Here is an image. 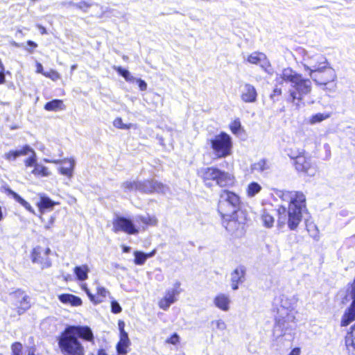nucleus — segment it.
<instances>
[{
	"mask_svg": "<svg viewBox=\"0 0 355 355\" xmlns=\"http://www.w3.org/2000/svg\"><path fill=\"white\" fill-rule=\"evenodd\" d=\"M263 225L266 227H271L274 223V218L268 213H263L261 216Z\"/></svg>",
	"mask_w": 355,
	"mask_h": 355,
	"instance_id": "nucleus-40",
	"label": "nucleus"
},
{
	"mask_svg": "<svg viewBox=\"0 0 355 355\" xmlns=\"http://www.w3.org/2000/svg\"><path fill=\"white\" fill-rule=\"evenodd\" d=\"M214 304L223 311H228L230 308L231 300L229 295L219 293L215 296L213 300Z\"/></svg>",
	"mask_w": 355,
	"mask_h": 355,
	"instance_id": "nucleus-23",
	"label": "nucleus"
},
{
	"mask_svg": "<svg viewBox=\"0 0 355 355\" xmlns=\"http://www.w3.org/2000/svg\"><path fill=\"white\" fill-rule=\"evenodd\" d=\"M31 173L36 177H49L51 174L46 166L39 163L35 165Z\"/></svg>",
	"mask_w": 355,
	"mask_h": 355,
	"instance_id": "nucleus-31",
	"label": "nucleus"
},
{
	"mask_svg": "<svg viewBox=\"0 0 355 355\" xmlns=\"http://www.w3.org/2000/svg\"><path fill=\"white\" fill-rule=\"evenodd\" d=\"M300 349L298 347L294 348L288 355H300Z\"/></svg>",
	"mask_w": 355,
	"mask_h": 355,
	"instance_id": "nucleus-55",
	"label": "nucleus"
},
{
	"mask_svg": "<svg viewBox=\"0 0 355 355\" xmlns=\"http://www.w3.org/2000/svg\"><path fill=\"white\" fill-rule=\"evenodd\" d=\"M293 300L282 295L280 297V308L277 310L276 316L277 325L282 329H287L292 327L290 322L295 321V312L293 310Z\"/></svg>",
	"mask_w": 355,
	"mask_h": 355,
	"instance_id": "nucleus-9",
	"label": "nucleus"
},
{
	"mask_svg": "<svg viewBox=\"0 0 355 355\" xmlns=\"http://www.w3.org/2000/svg\"><path fill=\"white\" fill-rule=\"evenodd\" d=\"M240 197L235 193L228 190H223L219 196L218 212L220 217L230 216V214H238L242 211Z\"/></svg>",
	"mask_w": 355,
	"mask_h": 355,
	"instance_id": "nucleus-6",
	"label": "nucleus"
},
{
	"mask_svg": "<svg viewBox=\"0 0 355 355\" xmlns=\"http://www.w3.org/2000/svg\"><path fill=\"white\" fill-rule=\"evenodd\" d=\"M12 355H20L22 349V345L20 343H15L11 347Z\"/></svg>",
	"mask_w": 355,
	"mask_h": 355,
	"instance_id": "nucleus-44",
	"label": "nucleus"
},
{
	"mask_svg": "<svg viewBox=\"0 0 355 355\" xmlns=\"http://www.w3.org/2000/svg\"><path fill=\"white\" fill-rule=\"evenodd\" d=\"M345 345L349 351L355 350V324L345 338Z\"/></svg>",
	"mask_w": 355,
	"mask_h": 355,
	"instance_id": "nucleus-34",
	"label": "nucleus"
},
{
	"mask_svg": "<svg viewBox=\"0 0 355 355\" xmlns=\"http://www.w3.org/2000/svg\"><path fill=\"white\" fill-rule=\"evenodd\" d=\"M111 311L113 313H119L121 312L122 309L116 301L112 300L111 302Z\"/></svg>",
	"mask_w": 355,
	"mask_h": 355,
	"instance_id": "nucleus-46",
	"label": "nucleus"
},
{
	"mask_svg": "<svg viewBox=\"0 0 355 355\" xmlns=\"http://www.w3.org/2000/svg\"><path fill=\"white\" fill-rule=\"evenodd\" d=\"M180 342V336L178 334L174 333L170 338L166 339V343L173 345H177Z\"/></svg>",
	"mask_w": 355,
	"mask_h": 355,
	"instance_id": "nucleus-47",
	"label": "nucleus"
},
{
	"mask_svg": "<svg viewBox=\"0 0 355 355\" xmlns=\"http://www.w3.org/2000/svg\"><path fill=\"white\" fill-rule=\"evenodd\" d=\"M134 256L135 263L138 266L144 265L146 261L147 260V256L146 255V253L141 251H135Z\"/></svg>",
	"mask_w": 355,
	"mask_h": 355,
	"instance_id": "nucleus-37",
	"label": "nucleus"
},
{
	"mask_svg": "<svg viewBox=\"0 0 355 355\" xmlns=\"http://www.w3.org/2000/svg\"><path fill=\"white\" fill-rule=\"evenodd\" d=\"M79 338L92 341L94 335L91 329L83 326H69L58 338V346L63 355H84V347Z\"/></svg>",
	"mask_w": 355,
	"mask_h": 355,
	"instance_id": "nucleus-2",
	"label": "nucleus"
},
{
	"mask_svg": "<svg viewBox=\"0 0 355 355\" xmlns=\"http://www.w3.org/2000/svg\"><path fill=\"white\" fill-rule=\"evenodd\" d=\"M91 6L92 3L86 2L85 1H82L76 3V7L83 10L84 12H87V9Z\"/></svg>",
	"mask_w": 355,
	"mask_h": 355,
	"instance_id": "nucleus-45",
	"label": "nucleus"
},
{
	"mask_svg": "<svg viewBox=\"0 0 355 355\" xmlns=\"http://www.w3.org/2000/svg\"><path fill=\"white\" fill-rule=\"evenodd\" d=\"M37 164V156L35 150H33L31 152L30 156L24 161V164L26 167H35Z\"/></svg>",
	"mask_w": 355,
	"mask_h": 355,
	"instance_id": "nucleus-39",
	"label": "nucleus"
},
{
	"mask_svg": "<svg viewBox=\"0 0 355 355\" xmlns=\"http://www.w3.org/2000/svg\"><path fill=\"white\" fill-rule=\"evenodd\" d=\"M197 173L206 185H211V181H214L220 187H230L234 183L232 174L216 167H202L198 170Z\"/></svg>",
	"mask_w": 355,
	"mask_h": 355,
	"instance_id": "nucleus-5",
	"label": "nucleus"
},
{
	"mask_svg": "<svg viewBox=\"0 0 355 355\" xmlns=\"http://www.w3.org/2000/svg\"><path fill=\"white\" fill-rule=\"evenodd\" d=\"M230 130L232 132V133H234L235 135L238 134L239 132L241 130V125L240 121L239 119L234 120L230 125Z\"/></svg>",
	"mask_w": 355,
	"mask_h": 355,
	"instance_id": "nucleus-43",
	"label": "nucleus"
},
{
	"mask_svg": "<svg viewBox=\"0 0 355 355\" xmlns=\"http://www.w3.org/2000/svg\"><path fill=\"white\" fill-rule=\"evenodd\" d=\"M270 168V163L266 159H261L252 166V170L259 173H265Z\"/></svg>",
	"mask_w": 355,
	"mask_h": 355,
	"instance_id": "nucleus-29",
	"label": "nucleus"
},
{
	"mask_svg": "<svg viewBox=\"0 0 355 355\" xmlns=\"http://www.w3.org/2000/svg\"><path fill=\"white\" fill-rule=\"evenodd\" d=\"M12 45L14 46H16V47H20L23 44H19L16 42H12Z\"/></svg>",
	"mask_w": 355,
	"mask_h": 355,
	"instance_id": "nucleus-64",
	"label": "nucleus"
},
{
	"mask_svg": "<svg viewBox=\"0 0 355 355\" xmlns=\"http://www.w3.org/2000/svg\"><path fill=\"white\" fill-rule=\"evenodd\" d=\"M212 153L217 159L227 157L232 155L233 143L232 137L225 132H221L209 139Z\"/></svg>",
	"mask_w": 355,
	"mask_h": 355,
	"instance_id": "nucleus-7",
	"label": "nucleus"
},
{
	"mask_svg": "<svg viewBox=\"0 0 355 355\" xmlns=\"http://www.w3.org/2000/svg\"><path fill=\"white\" fill-rule=\"evenodd\" d=\"M135 81L138 83V86L141 91H146L147 89V83L140 78H136Z\"/></svg>",
	"mask_w": 355,
	"mask_h": 355,
	"instance_id": "nucleus-50",
	"label": "nucleus"
},
{
	"mask_svg": "<svg viewBox=\"0 0 355 355\" xmlns=\"http://www.w3.org/2000/svg\"><path fill=\"white\" fill-rule=\"evenodd\" d=\"M27 44L33 48H36L37 46V44L35 42L31 40H28L27 42Z\"/></svg>",
	"mask_w": 355,
	"mask_h": 355,
	"instance_id": "nucleus-58",
	"label": "nucleus"
},
{
	"mask_svg": "<svg viewBox=\"0 0 355 355\" xmlns=\"http://www.w3.org/2000/svg\"><path fill=\"white\" fill-rule=\"evenodd\" d=\"M123 252H129L130 251V248L128 246H123Z\"/></svg>",
	"mask_w": 355,
	"mask_h": 355,
	"instance_id": "nucleus-61",
	"label": "nucleus"
},
{
	"mask_svg": "<svg viewBox=\"0 0 355 355\" xmlns=\"http://www.w3.org/2000/svg\"><path fill=\"white\" fill-rule=\"evenodd\" d=\"M294 165L297 171L305 173L309 175H314L315 173L310 158L306 157L304 154H301L294 160Z\"/></svg>",
	"mask_w": 355,
	"mask_h": 355,
	"instance_id": "nucleus-17",
	"label": "nucleus"
},
{
	"mask_svg": "<svg viewBox=\"0 0 355 355\" xmlns=\"http://www.w3.org/2000/svg\"><path fill=\"white\" fill-rule=\"evenodd\" d=\"M59 300L64 304H69L72 306H78L82 304V300L74 295L64 293L58 295Z\"/></svg>",
	"mask_w": 355,
	"mask_h": 355,
	"instance_id": "nucleus-25",
	"label": "nucleus"
},
{
	"mask_svg": "<svg viewBox=\"0 0 355 355\" xmlns=\"http://www.w3.org/2000/svg\"><path fill=\"white\" fill-rule=\"evenodd\" d=\"M122 187L125 191H139L146 193L153 192L165 193L168 189L166 185L155 180L127 181L123 183Z\"/></svg>",
	"mask_w": 355,
	"mask_h": 355,
	"instance_id": "nucleus-10",
	"label": "nucleus"
},
{
	"mask_svg": "<svg viewBox=\"0 0 355 355\" xmlns=\"http://www.w3.org/2000/svg\"><path fill=\"white\" fill-rule=\"evenodd\" d=\"M6 193L8 196L12 198L16 202L24 207L27 211L32 214H35V210L33 209L32 206L24 198H22L18 193L10 188L6 189Z\"/></svg>",
	"mask_w": 355,
	"mask_h": 355,
	"instance_id": "nucleus-26",
	"label": "nucleus"
},
{
	"mask_svg": "<svg viewBox=\"0 0 355 355\" xmlns=\"http://www.w3.org/2000/svg\"><path fill=\"white\" fill-rule=\"evenodd\" d=\"M33 149L28 145L24 146L21 148L10 150L4 155V158L8 161H14L19 156L28 155Z\"/></svg>",
	"mask_w": 355,
	"mask_h": 355,
	"instance_id": "nucleus-24",
	"label": "nucleus"
},
{
	"mask_svg": "<svg viewBox=\"0 0 355 355\" xmlns=\"http://www.w3.org/2000/svg\"><path fill=\"white\" fill-rule=\"evenodd\" d=\"M222 225L229 232L234 234L243 229L246 221L245 214L242 211L238 214H230V216L221 217Z\"/></svg>",
	"mask_w": 355,
	"mask_h": 355,
	"instance_id": "nucleus-12",
	"label": "nucleus"
},
{
	"mask_svg": "<svg viewBox=\"0 0 355 355\" xmlns=\"http://www.w3.org/2000/svg\"><path fill=\"white\" fill-rule=\"evenodd\" d=\"M287 155L292 159L295 160L301 154H304L305 151L303 148H296L295 146H289L286 149Z\"/></svg>",
	"mask_w": 355,
	"mask_h": 355,
	"instance_id": "nucleus-36",
	"label": "nucleus"
},
{
	"mask_svg": "<svg viewBox=\"0 0 355 355\" xmlns=\"http://www.w3.org/2000/svg\"><path fill=\"white\" fill-rule=\"evenodd\" d=\"M112 230L115 232H122L128 234H137L140 227H137L134 221L124 216H117L112 222Z\"/></svg>",
	"mask_w": 355,
	"mask_h": 355,
	"instance_id": "nucleus-13",
	"label": "nucleus"
},
{
	"mask_svg": "<svg viewBox=\"0 0 355 355\" xmlns=\"http://www.w3.org/2000/svg\"><path fill=\"white\" fill-rule=\"evenodd\" d=\"M244 59L250 64L259 65L266 72L270 73V63L263 53L255 51Z\"/></svg>",
	"mask_w": 355,
	"mask_h": 355,
	"instance_id": "nucleus-16",
	"label": "nucleus"
},
{
	"mask_svg": "<svg viewBox=\"0 0 355 355\" xmlns=\"http://www.w3.org/2000/svg\"><path fill=\"white\" fill-rule=\"evenodd\" d=\"M211 324L214 330L224 331L227 328L226 323L221 319L211 321Z\"/></svg>",
	"mask_w": 355,
	"mask_h": 355,
	"instance_id": "nucleus-38",
	"label": "nucleus"
},
{
	"mask_svg": "<svg viewBox=\"0 0 355 355\" xmlns=\"http://www.w3.org/2000/svg\"><path fill=\"white\" fill-rule=\"evenodd\" d=\"M135 221L137 223H142L144 225H147V216H137L135 218Z\"/></svg>",
	"mask_w": 355,
	"mask_h": 355,
	"instance_id": "nucleus-51",
	"label": "nucleus"
},
{
	"mask_svg": "<svg viewBox=\"0 0 355 355\" xmlns=\"http://www.w3.org/2000/svg\"><path fill=\"white\" fill-rule=\"evenodd\" d=\"M241 99L246 103H253L257 100L256 88L250 83H245L241 87Z\"/></svg>",
	"mask_w": 355,
	"mask_h": 355,
	"instance_id": "nucleus-18",
	"label": "nucleus"
},
{
	"mask_svg": "<svg viewBox=\"0 0 355 355\" xmlns=\"http://www.w3.org/2000/svg\"><path fill=\"white\" fill-rule=\"evenodd\" d=\"M155 254H156V250H153V251H151L149 253H146V255L147 256L146 257L147 259H148V258L154 257Z\"/></svg>",
	"mask_w": 355,
	"mask_h": 355,
	"instance_id": "nucleus-57",
	"label": "nucleus"
},
{
	"mask_svg": "<svg viewBox=\"0 0 355 355\" xmlns=\"http://www.w3.org/2000/svg\"><path fill=\"white\" fill-rule=\"evenodd\" d=\"M282 197L284 200H289L288 211L284 206H280L278 209L279 225L285 224L287 218V224L291 230H295L302 220V212L306 207V197L301 191H284Z\"/></svg>",
	"mask_w": 355,
	"mask_h": 355,
	"instance_id": "nucleus-3",
	"label": "nucleus"
},
{
	"mask_svg": "<svg viewBox=\"0 0 355 355\" xmlns=\"http://www.w3.org/2000/svg\"><path fill=\"white\" fill-rule=\"evenodd\" d=\"M307 230L310 232L311 236L313 237L315 239H318V230L316 228V226L314 225H307Z\"/></svg>",
	"mask_w": 355,
	"mask_h": 355,
	"instance_id": "nucleus-48",
	"label": "nucleus"
},
{
	"mask_svg": "<svg viewBox=\"0 0 355 355\" xmlns=\"http://www.w3.org/2000/svg\"><path fill=\"white\" fill-rule=\"evenodd\" d=\"M11 296L18 300V301L16 302V306H17V312L19 315L24 313L30 308L31 304L28 297L25 294L24 291L20 290L16 291L15 292L11 293Z\"/></svg>",
	"mask_w": 355,
	"mask_h": 355,
	"instance_id": "nucleus-20",
	"label": "nucleus"
},
{
	"mask_svg": "<svg viewBox=\"0 0 355 355\" xmlns=\"http://www.w3.org/2000/svg\"><path fill=\"white\" fill-rule=\"evenodd\" d=\"M43 70V67L40 63H37V73H42Z\"/></svg>",
	"mask_w": 355,
	"mask_h": 355,
	"instance_id": "nucleus-59",
	"label": "nucleus"
},
{
	"mask_svg": "<svg viewBox=\"0 0 355 355\" xmlns=\"http://www.w3.org/2000/svg\"><path fill=\"white\" fill-rule=\"evenodd\" d=\"M124 326H125V324L123 321L119 322V329L120 331V334H123V333H126L124 330Z\"/></svg>",
	"mask_w": 355,
	"mask_h": 355,
	"instance_id": "nucleus-54",
	"label": "nucleus"
},
{
	"mask_svg": "<svg viewBox=\"0 0 355 355\" xmlns=\"http://www.w3.org/2000/svg\"><path fill=\"white\" fill-rule=\"evenodd\" d=\"M147 225L155 226L157 224V219L155 216L147 215Z\"/></svg>",
	"mask_w": 355,
	"mask_h": 355,
	"instance_id": "nucleus-49",
	"label": "nucleus"
},
{
	"mask_svg": "<svg viewBox=\"0 0 355 355\" xmlns=\"http://www.w3.org/2000/svg\"><path fill=\"white\" fill-rule=\"evenodd\" d=\"M39 28L40 29L41 34L44 35L46 33V31L44 27L40 26Z\"/></svg>",
	"mask_w": 355,
	"mask_h": 355,
	"instance_id": "nucleus-60",
	"label": "nucleus"
},
{
	"mask_svg": "<svg viewBox=\"0 0 355 355\" xmlns=\"http://www.w3.org/2000/svg\"><path fill=\"white\" fill-rule=\"evenodd\" d=\"M83 289L89 300L94 304H99L103 302L106 296L110 293L105 287L98 284H96V294H93L89 289L85 286L83 287Z\"/></svg>",
	"mask_w": 355,
	"mask_h": 355,
	"instance_id": "nucleus-19",
	"label": "nucleus"
},
{
	"mask_svg": "<svg viewBox=\"0 0 355 355\" xmlns=\"http://www.w3.org/2000/svg\"><path fill=\"white\" fill-rule=\"evenodd\" d=\"M113 125L115 128L122 129V130H128L130 129L132 126L131 123L129 124H125L123 123L122 119L120 117H118L114 119L113 121Z\"/></svg>",
	"mask_w": 355,
	"mask_h": 355,
	"instance_id": "nucleus-42",
	"label": "nucleus"
},
{
	"mask_svg": "<svg viewBox=\"0 0 355 355\" xmlns=\"http://www.w3.org/2000/svg\"><path fill=\"white\" fill-rule=\"evenodd\" d=\"M54 221H55V218L51 216L49 220L46 223V224H45L44 228L46 230H49L51 227V226L53 225Z\"/></svg>",
	"mask_w": 355,
	"mask_h": 355,
	"instance_id": "nucleus-52",
	"label": "nucleus"
},
{
	"mask_svg": "<svg viewBox=\"0 0 355 355\" xmlns=\"http://www.w3.org/2000/svg\"><path fill=\"white\" fill-rule=\"evenodd\" d=\"M262 189V187L256 182H252L248 184L246 188V194L249 198L254 197Z\"/></svg>",
	"mask_w": 355,
	"mask_h": 355,
	"instance_id": "nucleus-33",
	"label": "nucleus"
},
{
	"mask_svg": "<svg viewBox=\"0 0 355 355\" xmlns=\"http://www.w3.org/2000/svg\"><path fill=\"white\" fill-rule=\"evenodd\" d=\"M51 78L53 80H55V79L58 78V73H56V72H55V71H53V76H51Z\"/></svg>",
	"mask_w": 355,
	"mask_h": 355,
	"instance_id": "nucleus-63",
	"label": "nucleus"
},
{
	"mask_svg": "<svg viewBox=\"0 0 355 355\" xmlns=\"http://www.w3.org/2000/svg\"><path fill=\"white\" fill-rule=\"evenodd\" d=\"M330 116L329 114H324V113H318L313 116H312L311 119H310V122L312 124L321 122L327 119H328Z\"/></svg>",
	"mask_w": 355,
	"mask_h": 355,
	"instance_id": "nucleus-41",
	"label": "nucleus"
},
{
	"mask_svg": "<svg viewBox=\"0 0 355 355\" xmlns=\"http://www.w3.org/2000/svg\"><path fill=\"white\" fill-rule=\"evenodd\" d=\"M51 250L40 246L35 247L32 252V261L39 264L42 269L51 267V261L49 257Z\"/></svg>",
	"mask_w": 355,
	"mask_h": 355,
	"instance_id": "nucleus-14",
	"label": "nucleus"
},
{
	"mask_svg": "<svg viewBox=\"0 0 355 355\" xmlns=\"http://www.w3.org/2000/svg\"><path fill=\"white\" fill-rule=\"evenodd\" d=\"M309 76L322 90L329 92H336L337 74L329 62L311 73Z\"/></svg>",
	"mask_w": 355,
	"mask_h": 355,
	"instance_id": "nucleus-4",
	"label": "nucleus"
},
{
	"mask_svg": "<svg viewBox=\"0 0 355 355\" xmlns=\"http://www.w3.org/2000/svg\"><path fill=\"white\" fill-rule=\"evenodd\" d=\"M44 109L47 111H58L64 109V105L62 100L55 99L46 103Z\"/></svg>",
	"mask_w": 355,
	"mask_h": 355,
	"instance_id": "nucleus-32",
	"label": "nucleus"
},
{
	"mask_svg": "<svg viewBox=\"0 0 355 355\" xmlns=\"http://www.w3.org/2000/svg\"><path fill=\"white\" fill-rule=\"evenodd\" d=\"M43 161L46 163H54V164H62L64 166H60L59 168V172L63 175L67 176L69 178H72L73 175V169L76 165V162L73 158L64 159L63 160L60 159H49L48 158H44Z\"/></svg>",
	"mask_w": 355,
	"mask_h": 355,
	"instance_id": "nucleus-15",
	"label": "nucleus"
},
{
	"mask_svg": "<svg viewBox=\"0 0 355 355\" xmlns=\"http://www.w3.org/2000/svg\"><path fill=\"white\" fill-rule=\"evenodd\" d=\"M284 81L290 83L291 86L288 90L286 101L292 103L297 108H300L304 105L302 103L304 97L309 94L312 90L311 80L304 78L302 74L291 68H286L276 78V82L278 84H282Z\"/></svg>",
	"mask_w": 355,
	"mask_h": 355,
	"instance_id": "nucleus-1",
	"label": "nucleus"
},
{
	"mask_svg": "<svg viewBox=\"0 0 355 355\" xmlns=\"http://www.w3.org/2000/svg\"><path fill=\"white\" fill-rule=\"evenodd\" d=\"M181 282L176 280L171 288H168L165 291L164 297L159 300L158 302L159 307L164 311L169 309L171 304L178 300L180 295L183 291L181 288Z\"/></svg>",
	"mask_w": 355,
	"mask_h": 355,
	"instance_id": "nucleus-11",
	"label": "nucleus"
},
{
	"mask_svg": "<svg viewBox=\"0 0 355 355\" xmlns=\"http://www.w3.org/2000/svg\"><path fill=\"white\" fill-rule=\"evenodd\" d=\"M5 80V72L0 71V84H3Z\"/></svg>",
	"mask_w": 355,
	"mask_h": 355,
	"instance_id": "nucleus-56",
	"label": "nucleus"
},
{
	"mask_svg": "<svg viewBox=\"0 0 355 355\" xmlns=\"http://www.w3.org/2000/svg\"><path fill=\"white\" fill-rule=\"evenodd\" d=\"M245 268L240 266L236 267L232 272L230 277L231 288L233 291L239 289V284L245 281Z\"/></svg>",
	"mask_w": 355,
	"mask_h": 355,
	"instance_id": "nucleus-22",
	"label": "nucleus"
},
{
	"mask_svg": "<svg viewBox=\"0 0 355 355\" xmlns=\"http://www.w3.org/2000/svg\"><path fill=\"white\" fill-rule=\"evenodd\" d=\"M58 204V202L53 201L49 197L42 196L40 197V200L37 202V205L40 211L43 214L46 210L53 209V207Z\"/></svg>",
	"mask_w": 355,
	"mask_h": 355,
	"instance_id": "nucleus-27",
	"label": "nucleus"
},
{
	"mask_svg": "<svg viewBox=\"0 0 355 355\" xmlns=\"http://www.w3.org/2000/svg\"><path fill=\"white\" fill-rule=\"evenodd\" d=\"M114 70H115L119 75L123 76L127 82L133 83L135 81L136 78L131 75L130 71L125 69L119 66H114Z\"/></svg>",
	"mask_w": 355,
	"mask_h": 355,
	"instance_id": "nucleus-35",
	"label": "nucleus"
},
{
	"mask_svg": "<svg viewBox=\"0 0 355 355\" xmlns=\"http://www.w3.org/2000/svg\"><path fill=\"white\" fill-rule=\"evenodd\" d=\"M98 355H107V354L104 349H99L98 352Z\"/></svg>",
	"mask_w": 355,
	"mask_h": 355,
	"instance_id": "nucleus-62",
	"label": "nucleus"
},
{
	"mask_svg": "<svg viewBox=\"0 0 355 355\" xmlns=\"http://www.w3.org/2000/svg\"><path fill=\"white\" fill-rule=\"evenodd\" d=\"M74 273L80 281H85L88 278L89 268L87 265H82L74 268Z\"/></svg>",
	"mask_w": 355,
	"mask_h": 355,
	"instance_id": "nucleus-30",
	"label": "nucleus"
},
{
	"mask_svg": "<svg viewBox=\"0 0 355 355\" xmlns=\"http://www.w3.org/2000/svg\"><path fill=\"white\" fill-rule=\"evenodd\" d=\"M130 344L128 335L127 333L120 334V340L117 344L116 349L119 354H125L127 353V347Z\"/></svg>",
	"mask_w": 355,
	"mask_h": 355,
	"instance_id": "nucleus-28",
	"label": "nucleus"
},
{
	"mask_svg": "<svg viewBox=\"0 0 355 355\" xmlns=\"http://www.w3.org/2000/svg\"><path fill=\"white\" fill-rule=\"evenodd\" d=\"M352 302L350 307L345 312L342 320L341 326L346 327L355 320V279L352 285Z\"/></svg>",
	"mask_w": 355,
	"mask_h": 355,
	"instance_id": "nucleus-21",
	"label": "nucleus"
},
{
	"mask_svg": "<svg viewBox=\"0 0 355 355\" xmlns=\"http://www.w3.org/2000/svg\"><path fill=\"white\" fill-rule=\"evenodd\" d=\"M282 94V89L280 88L275 87L271 94V98H273L275 96H279Z\"/></svg>",
	"mask_w": 355,
	"mask_h": 355,
	"instance_id": "nucleus-53",
	"label": "nucleus"
},
{
	"mask_svg": "<svg viewBox=\"0 0 355 355\" xmlns=\"http://www.w3.org/2000/svg\"><path fill=\"white\" fill-rule=\"evenodd\" d=\"M297 53L301 64L309 75L328 62L324 55L315 51L313 49L309 50L300 49L297 51Z\"/></svg>",
	"mask_w": 355,
	"mask_h": 355,
	"instance_id": "nucleus-8",
	"label": "nucleus"
}]
</instances>
